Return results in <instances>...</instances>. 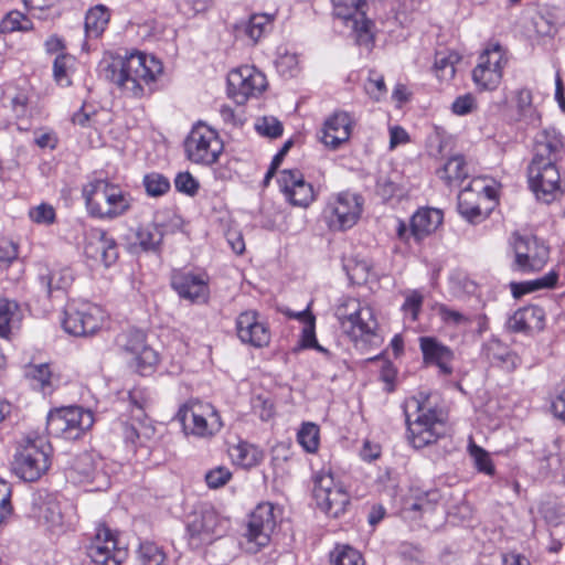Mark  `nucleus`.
I'll return each mask as SVG.
<instances>
[{
    "label": "nucleus",
    "instance_id": "1",
    "mask_svg": "<svg viewBox=\"0 0 565 565\" xmlns=\"http://www.w3.org/2000/svg\"><path fill=\"white\" fill-rule=\"evenodd\" d=\"M163 71L154 56L142 53H111L108 55V78L127 96L141 98L153 92L152 84Z\"/></svg>",
    "mask_w": 565,
    "mask_h": 565
},
{
    "label": "nucleus",
    "instance_id": "2",
    "mask_svg": "<svg viewBox=\"0 0 565 565\" xmlns=\"http://www.w3.org/2000/svg\"><path fill=\"white\" fill-rule=\"evenodd\" d=\"M52 448L42 437L25 438L12 461L13 472L22 480L33 482L47 472Z\"/></svg>",
    "mask_w": 565,
    "mask_h": 565
},
{
    "label": "nucleus",
    "instance_id": "3",
    "mask_svg": "<svg viewBox=\"0 0 565 565\" xmlns=\"http://www.w3.org/2000/svg\"><path fill=\"white\" fill-rule=\"evenodd\" d=\"M411 403L415 404L418 415L412 420L405 412L407 440L415 449H420L436 443L445 434V414L438 408H426L415 398Z\"/></svg>",
    "mask_w": 565,
    "mask_h": 565
},
{
    "label": "nucleus",
    "instance_id": "4",
    "mask_svg": "<svg viewBox=\"0 0 565 565\" xmlns=\"http://www.w3.org/2000/svg\"><path fill=\"white\" fill-rule=\"evenodd\" d=\"M335 315L344 333L355 343L370 342L375 335L377 321L373 309L362 306L358 299L347 298Z\"/></svg>",
    "mask_w": 565,
    "mask_h": 565
},
{
    "label": "nucleus",
    "instance_id": "5",
    "mask_svg": "<svg viewBox=\"0 0 565 565\" xmlns=\"http://www.w3.org/2000/svg\"><path fill=\"white\" fill-rule=\"evenodd\" d=\"M313 499L327 515L339 518L350 504V494L342 481L330 470H320L313 476Z\"/></svg>",
    "mask_w": 565,
    "mask_h": 565
},
{
    "label": "nucleus",
    "instance_id": "6",
    "mask_svg": "<svg viewBox=\"0 0 565 565\" xmlns=\"http://www.w3.org/2000/svg\"><path fill=\"white\" fill-rule=\"evenodd\" d=\"M185 435L211 437L221 430L223 423L215 407L205 402L190 401L177 414Z\"/></svg>",
    "mask_w": 565,
    "mask_h": 565
},
{
    "label": "nucleus",
    "instance_id": "7",
    "mask_svg": "<svg viewBox=\"0 0 565 565\" xmlns=\"http://www.w3.org/2000/svg\"><path fill=\"white\" fill-rule=\"evenodd\" d=\"M94 424L92 412L79 406H67L51 411L46 429L52 436L66 440L79 438Z\"/></svg>",
    "mask_w": 565,
    "mask_h": 565
},
{
    "label": "nucleus",
    "instance_id": "8",
    "mask_svg": "<svg viewBox=\"0 0 565 565\" xmlns=\"http://www.w3.org/2000/svg\"><path fill=\"white\" fill-rule=\"evenodd\" d=\"M186 158L196 164L211 166L223 152L224 145L217 131L199 122L184 141Z\"/></svg>",
    "mask_w": 565,
    "mask_h": 565
},
{
    "label": "nucleus",
    "instance_id": "9",
    "mask_svg": "<svg viewBox=\"0 0 565 565\" xmlns=\"http://www.w3.org/2000/svg\"><path fill=\"white\" fill-rule=\"evenodd\" d=\"M507 64L505 50L499 43L488 45L478 56V63L472 70L473 83L482 90L495 89L501 83Z\"/></svg>",
    "mask_w": 565,
    "mask_h": 565
},
{
    "label": "nucleus",
    "instance_id": "10",
    "mask_svg": "<svg viewBox=\"0 0 565 565\" xmlns=\"http://www.w3.org/2000/svg\"><path fill=\"white\" fill-rule=\"evenodd\" d=\"M363 198L344 191L330 198L324 207V217L332 231H347L353 227L361 217Z\"/></svg>",
    "mask_w": 565,
    "mask_h": 565
},
{
    "label": "nucleus",
    "instance_id": "11",
    "mask_svg": "<svg viewBox=\"0 0 565 565\" xmlns=\"http://www.w3.org/2000/svg\"><path fill=\"white\" fill-rule=\"evenodd\" d=\"M512 248L514 252V262L512 268L521 273H532L541 270L550 257L548 246L534 235H512Z\"/></svg>",
    "mask_w": 565,
    "mask_h": 565
},
{
    "label": "nucleus",
    "instance_id": "12",
    "mask_svg": "<svg viewBox=\"0 0 565 565\" xmlns=\"http://www.w3.org/2000/svg\"><path fill=\"white\" fill-rule=\"evenodd\" d=\"M115 345L132 356L135 370L142 376L150 375L159 362L158 353L146 343V334L138 329L119 333Z\"/></svg>",
    "mask_w": 565,
    "mask_h": 565
},
{
    "label": "nucleus",
    "instance_id": "13",
    "mask_svg": "<svg viewBox=\"0 0 565 565\" xmlns=\"http://www.w3.org/2000/svg\"><path fill=\"white\" fill-rule=\"evenodd\" d=\"M228 529V520L222 518L212 507L194 512L186 524V533L191 545L210 544L223 536Z\"/></svg>",
    "mask_w": 565,
    "mask_h": 565
},
{
    "label": "nucleus",
    "instance_id": "14",
    "mask_svg": "<svg viewBox=\"0 0 565 565\" xmlns=\"http://www.w3.org/2000/svg\"><path fill=\"white\" fill-rule=\"evenodd\" d=\"M527 180L536 199L544 203L553 202L562 193L559 171L556 164L550 161L531 160L527 167Z\"/></svg>",
    "mask_w": 565,
    "mask_h": 565
},
{
    "label": "nucleus",
    "instance_id": "15",
    "mask_svg": "<svg viewBox=\"0 0 565 565\" xmlns=\"http://www.w3.org/2000/svg\"><path fill=\"white\" fill-rule=\"evenodd\" d=\"M228 94L238 105L249 97H257L267 87L266 76L255 66L244 65L230 72L227 76Z\"/></svg>",
    "mask_w": 565,
    "mask_h": 565
},
{
    "label": "nucleus",
    "instance_id": "16",
    "mask_svg": "<svg viewBox=\"0 0 565 565\" xmlns=\"http://www.w3.org/2000/svg\"><path fill=\"white\" fill-rule=\"evenodd\" d=\"M130 405L131 424L122 425L124 438L127 443L136 445L142 437H150L152 427L147 425L146 408L149 403V396L143 390L135 388L128 392Z\"/></svg>",
    "mask_w": 565,
    "mask_h": 565
},
{
    "label": "nucleus",
    "instance_id": "17",
    "mask_svg": "<svg viewBox=\"0 0 565 565\" xmlns=\"http://www.w3.org/2000/svg\"><path fill=\"white\" fill-rule=\"evenodd\" d=\"M334 15L352 23L359 44L369 45L373 42L370 29L372 21L366 19L363 8L365 0H332Z\"/></svg>",
    "mask_w": 565,
    "mask_h": 565
},
{
    "label": "nucleus",
    "instance_id": "18",
    "mask_svg": "<svg viewBox=\"0 0 565 565\" xmlns=\"http://www.w3.org/2000/svg\"><path fill=\"white\" fill-rule=\"evenodd\" d=\"M279 189L285 199L294 206L308 207L316 199L311 183L297 169L282 170L278 177Z\"/></svg>",
    "mask_w": 565,
    "mask_h": 565
},
{
    "label": "nucleus",
    "instance_id": "19",
    "mask_svg": "<svg viewBox=\"0 0 565 565\" xmlns=\"http://www.w3.org/2000/svg\"><path fill=\"white\" fill-rule=\"evenodd\" d=\"M103 323V311L96 306H84L82 309L68 307L62 321L64 330L75 337L95 333Z\"/></svg>",
    "mask_w": 565,
    "mask_h": 565
},
{
    "label": "nucleus",
    "instance_id": "20",
    "mask_svg": "<svg viewBox=\"0 0 565 565\" xmlns=\"http://www.w3.org/2000/svg\"><path fill=\"white\" fill-rule=\"evenodd\" d=\"M276 525L273 504L265 502L258 504L249 515L246 537L257 547L266 546L269 543L270 534Z\"/></svg>",
    "mask_w": 565,
    "mask_h": 565
},
{
    "label": "nucleus",
    "instance_id": "21",
    "mask_svg": "<svg viewBox=\"0 0 565 565\" xmlns=\"http://www.w3.org/2000/svg\"><path fill=\"white\" fill-rule=\"evenodd\" d=\"M171 286L181 298L191 301L206 302L209 298V281L204 274L174 270L171 276Z\"/></svg>",
    "mask_w": 565,
    "mask_h": 565
},
{
    "label": "nucleus",
    "instance_id": "22",
    "mask_svg": "<svg viewBox=\"0 0 565 565\" xmlns=\"http://www.w3.org/2000/svg\"><path fill=\"white\" fill-rule=\"evenodd\" d=\"M236 332L243 343L255 348L266 347L270 341V331L267 324L259 321L258 313L254 310L239 313L236 319Z\"/></svg>",
    "mask_w": 565,
    "mask_h": 565
},
{
    "label": "nucleus",
    "instance_id": "23",
    "mask_svg": "<svg viewBox=\"0 0 565 565\" xmlns=\"http://www.w3.org/2000/svg\"><path fill=\"white\" fill-rule=\"evenodd\" d=\"M353 119L347 111H335L323 122L319 140L329 149L335 150L351 136Z\"/></svg>",
    "mask_w": 565,
    "mask_h": 565
},
{
    "label": "nucleus",
    "instance_id": "24",
    "mask_svg": "<svg viewBox=\"0 0 565 565\" xmlns=\"http://www.w3.org/2000/svg\"><path fill=\"white\" fill-rule=\"evenodd\" d=\"M565 154V142L562 134L555 128H545L536 134L533 147L534 161L556 164Z\"/></svg>",
    "mask_w": 565,
    "mask_h": 565
},
{
    "label": "nucleus",
    "instance_id": "25",
    "mask_svg": "<svg viewBox=\"0 0 565 565\" xmlns=\"http://www.w3.org/2000/svg\"><path fill=\"white\" fill-rule=\"evenodd\" d=\"M419 347L426 365H436L440 375L447 376L452 373L451 362L455 355L450 348L431 337H422Z\"/></svg>",
    "mask_w": 565,
    "mask_h": 565
},
{
    "label": "nucleus",
    "instance_id": "26",
    "mask_svg": "<svg viewBox=\"0 0 565 565\" xmlns=\"http://www.w3.org/2000/svg\"><path fill=\"white\" fill-rule=\"evenodd\" d=\"M38 522L52 533L65 531L64 516L60 503L53 498H46L35 503L33 509Z\"/></svg>",
    "mask_w": 565,
    "mask_h": 565
},
{
    "label": "nucleus",
    "instance_id": "27",
    "mask_svg": "<svg viewBox=\"0 0 565 565\" xmlns=\"http://www.w3.org/2000/svg\"><path fill=\"white\" fill-rule=\"evenodd\" d=\"M473 184L477 185L478 181L468 184L458 194V211L461 216L470 223H479L484 218L479 205V200L481 199L480 192L486 191L487 195L490 196L492 190L488 186H481V189L477 191L472 188Z\"/></svg>",
    "mask_w": 565,
    "mask_h": 565
},
{
    "label": "nucleus",
    "instance_id": "28",
    "mask_svg": "<svg viewBox=\"0 0 565 565\" xmlns=\"http://www.w3.org/2000/svg\"><path fill=\"white\" fill-rule=\"evenodd\" d=\"M443 218V212L438 209H419L411 218V235L417 242L424 239L441 225Z\"/></svg>",
    "mask_w": 565,
    "mask_h": 565
},
{
    "label": "nucleus",
    "instance_id": "29",
    "mask_svg": "<svg viewBox=\"0 0 565 565\" xmlns=\"http://www.w3.org/2000/svg\"><path fill=\"white\" fill-rule=\"evenodd\" d=\"M482 354L491 364L503 366L507 370H514L519 363L518 355L497 339H491L483 344Z\"/></svg>",
    "mask_w": 565,
    "mask_h": 565
},
{
    "label": "nucleus",
    "instance_id": "30",
    "mask_svg": "<svg viewBox=\"0 0 565 565\" xmlns=\"http://www.w3.org/2000/svg\"><path fill=\"white\" fill-rule=\"evenodd\" d=\"M232 461L244 469H252L264 460V451L247 441H239L228 450Z\"/></svg>",
    "mask_w": 565,
    "mask_h": 565
},
{
    "label": "nucleus",
    "instance_id": "31",
    "mask_svg": "<svg viewBox=\"0 0 565 565\" xmlns=\"http://www.w3.org/2000/svg\"><path fill=\"white\" fill-rule=\"evenodd\" d=\"M106 30V8L103 4H97L89 9L85 17V44L86 50H89L92 41H102L103 34Z\"/></svg>",
    "mask_w": 565,
    "mask_h": 565
},
{
    "label": "nucleus",
    "instance_id": "32",
    "mask_svg": "<svg viewBox=\"0 0 565 565\" xmlns=\"http://www.w3.org/2000/svg\"><path fill=\"white\" fill-rule=\"evenodd\" d=\"M162 226L156 223H149L139 226L136 231L137 245L142 252L159 254L163 242Z\"/></svg>",
    "mask_w": 565,
    "mask_h": 565
},
{
    "label": "nucleus",
    "instance_id": "33",
    "mask_svg": "<svg viewBox=\"0 0 565 565\" xmlns=\"http://www.w3.org/2000/svg\"><path fill=\"white\" fill-rule=\"evenodd\" d=\"M83 196L89 215L96 218H103L104 213L99 199L106 198V181L103 179L89 181L83 188Z\"/></svg>",
    "mask_w": 565,
    "mask_h": 565
},
{
    "label": "nucleus",
    "instance_id": "34",
    "mask_svg": "<svg viewBox=\"0 0 565 565\" xmlns=\"http://www.w3.org/2000/svg\"><path fill=\"white\" fill-rule=\"evenodd\" d=\"M437 174L447 185L460 184L468 178V167L465 158L460 154L449 158Z\"/></svg>",
    "mask_w": 565,
    "mask_h": 565
},
{
    "label": "nucleus",
    "instance_id": "35",
    "mask_svg": "<svg viewBox=\"0 0 565 565\" xmlns=\"http://www.w3.org/2000/svg\"><path fill=\"white\" fill-rule=\"evenodd\" d=\"M271 26L273 18L270 15L256 13L250 15L241 26H237V30L248 36L253 43H257L264 35L270 32Z\"/></svg>",
    "mask_w": 565,
    "mask_h": 565
},
{
    "label": "nucleus",
    "instance_id": "36",
    "mask_svg": "<svg viewBox=\"0 0 565 565\" xmlns=\"http://www.w3.org/2000/svg\"><path fill=\"white\" fill-rule=\"evenodd\" d=\"M558 275L555 271H550L546 275L527 281L511 282V291L514 298H521L525 294L533 292L541 289H548L556 286Z\"/></svg>",
    "mask_w": 565,
    "mask_h": 565
},
{
    "label": "nucleus",
    "instance_id": "37",
    "mask_svg": "<svg viewBox=\"0 0 565 565\" xmlns=\"http://www.w3.org/2000/svg\"><path fill=\"white\" fill-rule=\"evenodd\" d=\"M20 307L17 301L0 299V338L9 339L14 323L19 320Z\"/></svg>",
    "mask_w": 565,
    "mask_h": 565
},
{
    "label": "nucleus",
    "instance_id": "38",
    "mask_svg": "<svg viewBox=\"0 0 565 565\" xmlns=\"http://www.w3.org/2000/svg\"><path fill=\"white\" fill-rule=\"evenodd\" d=\"M75 58L68 53L57 54L53 62V77L57 85L67 87L72 83Z\"/></svg>",
    "mask_w": 565,
    "mask_h": 565
},
{
    "label": "nucleus",
    "instance_id": "39",
    "mask_svg": "<svg viewBox=\"0 0 565 565\" xmlns=\"http://www.w3.org/2000/svg\"><path fill=\"white\" fill-rule=\"evenodd\" d=\"M88 557L96 564L106 565V524L100 522L87 547Z\"/></svg>",
    "mask_w": 565,
    "mask_h": 565
},
{
    "label": "nucleus",
    "instance_id": "40",
    "mask_svg": "<svg viewBox=\"0 0 565 565\" xmlns=\"http://www.w3.org/2000/svg\"><path fill=\"white\" fill-rule=\"evenodd\" d=\"M459 56L452 52L440 51L435 54L434 72L441 82H449L456 74L455 64Z\"/></svg>",
    "mask_w": 565,
    "mask_h": 565
},
{
    "label": "nucleus",
    "instance_id": "41",
    "mask_svg": "<svg viewBox=\"0 0 565 565\" xmlns=\"http://www.w3.org/2000/svg\"><path fill=\"white\" fill-rule=\"evenodd\" d=\"M129 555L128 541L120 532H113L108 529V561L114 565H121Z\"/></svg>",
    "mask_w": 565,
    "mask_h": 565
},
{
    "label": "nucleus",
    "instance_id": "42",
    "mask_svg": "<svg viewBox=\"0 0 565 565\" xmlns=\"http://www.w3.org/2000/svg\"><path fill=\"white\" fill-rule=\"evenodd\" d=\"M129 193L108 184V218L125 214L131 206Z\"/></svg>",
    "mask_w": 565,
    "mask_h": 565
},
{
    "label": "nucleus",
    "instance_id": "43",
    "mask_svg": "<svg viewBox=\"0 0 565 565\" xmlns=\"http://www.w3.org/2000/svg\"><path fill=\"white\" fill-rule=\"evenodd\" d=\"M0 30L3 33L28 32L33 30V23L29 17L20 11H10L0 22Z\"/></svg>",
    "mask_w": 565,
    "mask_h": 565
},
{
    "label": "nucleus",
    "instance_id": "44",
    "mask_svg": "<svg viewBox=\"0 0 565 565\" xmlns=\"http://www.w3.org/2000/svg\"><path fill=\"white\" fill-rule=\"evenodd\" d=\"M331 565H365L359 551L348 545H338L330 553Z\"/></svg>",
    "mask_w": 565,
    "mask_h": 565
},
{
    "label": "nucleus",
    "instance_id": "45",
    "mask_svg": "<svg viewBox=\"0 0 565 565\" xmlns=\"http://www.w3.org/2000/svg\"><path fill=\"white\" fill-rule=\"evenodd\" d=\"M435 309L441 321L447 326L455 328H466L469 327L472 322L471 317L466 316L445 303L436 305Z\"/></svg>",
    "mask_w": 565,
    "mask_h": 565
},
{
    "label": "nucleus",
    "instance_id": "46",
    "mask_svg": "<svg viewBox=\"0 0 565 565\" xmlns=\"http://www.w3.org/2000/svg\"><path fill=\"white\" fill-rule=\"evenodd\" d=\"M403 295L405 300L401 310L405 318L414 322L418 319L419 312L422 311L424 296L418 290H407Z\"/></svg>",
    "mask_w": 565,
    "mask_h": 565
},
{
    "label": "nucleus",
    "instance_id": "47",
    "mask_svg": "<svg viewBox=\"0 0 565 565\" xmlns=\"http://www.w3.org/2000/svg\"><path fill=\"white\" fill-rule=\"evenodd\" d=\"M297 440L307 452H315L319 447V427L313 423H305L297 434Z\"/></svg>",
    "mask_w": 565,
    "mask_h": 565
},
{
    "label": "nucleus",
    "instance_id": "48",
    "mask_svg": "<svg viewBox=\"0 0 565 565\" xmlns=\"http://www.w3.org/2000/svg\"><path fill=\"white\" fill-rule=\"evenodd\" d=\"M138 557L142 565H162L166 561V553L152 542H143L138 550Z\"/></svg>",
    "mask_w": 565,
    "mask_h": 565
},
{
    "label": "nucleus",
    "instance_id": "49",
    "mask_svg": "<svg viewBox=\"0 0 565 565\" xmlns=\"http://www.w3.org/2000/svg\"><path fill=\"white\" fill-rule=\"evenodd\" d=\"M364 90L373 100H382L387 94L383 75L376 71H370L369 77L364 83Z\"/></svg>",
    "mask_w": 565,
    "mask_h": 565
},
{
    "label": "nucleus",
    "instance_id": "50",
    "mask_svg": "<svg viewBox=\"0 0 565 565\" xmlns=\"http://www.w3.org/2000/svg\"><path fill=\"white\" fill-rule=\"evenodd\" d=\"M256 131L265 137L278 138L282 135V124L274 116H264L255 122Z\"/></svg>",
    "mask_w": 565,
    "mask_h": 565
},
{
    "label": "nucleus",
    "instance_id": "51",
    "mask_svg": "<svg viewBox=\"0 0 565 565\" xmlns=\"http://www.w3.org/2000/svg\"><path fill=\"white\" fill-rule=\"evenodd\" d=\"M469 454L472 457L475 467L478 471L489 476L494 473V466L490 455L483 448L472 444L469 446Z\"/></svg>",
    "mask_w": 565,
    "mask_h": 565
},
{
    "label": "nucleus",
    "instance_id": "52",
    "mask_svg": "<svg viewBox=\"0 0 565 565\" xmlns=\"http://www.w3.org/2000/svg\"><path fill=\"white\" fill-rule=\"evenodd\" d=\"M29 217L35 224L51 225L56 220L55 209L47 203H41L29 211Z\"/></svg>",
    "mask_w": 565,
    "mask_h": 565
},
{
    "label": "nucleus",
    "instance_id": "53",
    "mask_svg": "<svg viewBox=\"0 0 565 565\" xmlns=\"http://www.w3.org/2000/svg\"><path fill=\"white\" fill-rule=\"evenodd\" d=\"M143 184L147 193L151 196H160L170 189L169 180L160 173L147 174Z\"/></svg>",
    "mask_w": 565,
    "mask_h": 565
},
{
    "label": "nucleus",
    "instance_id": "54",
    "mask_svg": "<svg viewBox=\"0 0 565 565\" xmlns=\"http://www.w3.org/2000/svg\"><path fill=\"white\" fill-rule=\"evenodd\" d=\"M30 376L38 383L39 388L47 394L52 390V373L47 364L31 367Z\"/></svg>",
    "mask_w": 565,
    "mask_h": 565
},
{
    "label": "nucleus",
    "instance_id": "55",
    "mask_svg": "<svg viewBox=\"0 0 565 565\" xmlns=\"http://www.w3.org/2000/svg\"><path fill=\"white\" fill-rule=\"evenodd\" d=\"M232 479V472L224 466H217L205 473V482L210 489L224 487Z\"/></svg>",
    "mask_w": 565,
    "mask_h": 565
},
{
    "label": "nucleus",
    "instance_id": "56",
    "mask_svg": "<svg viewBox=\"0 0 565 565\" xmlns=\"http://www.w3.org/2000/svg\"><path fill=\"white\" fill-rule=\"evenodd\" d=\"M11 486L4 480H0V524L8 521L12 515L13 507L11 504Z\"/></svg>",
    "mask_w": 565,
    "mask_h": 565
},
{
    "label": "nucleus",
    "instance_id": "57",
    "mask_svg": "<svg viewBox=\"0 0 565 565\" xmlns=\"http://www.w3.org/2000/svg\"><path fill=\"white\" fill-rule=\"evenodd\" d=\"M175 189L190 196H194L199 191L198 180L188 171L180 172L174 179Z\"/></svg>",
    "mask_w": 565,
    "mask_h": 565
},
{
    "label": "nucleus",
    "instance_id": "58",
    "mask_svg": "<svg viewBox=\"0 0 565 565\" xmlns=\"http://www.w3.org/2000/svg\"><path fill=\"white\" fill-rule=\"evenodd\" d=\"M477 109L476 97L468 93L458 96L451 104V111L457 116H466Z\"/></svg>",
    "mask_w": 565,
    "mask_h": 565
},
{
    "label": "nucleus",
    "instance_id": "59",
    "mask_svg": "<svg viewBox=\"0 0 565 565\" xmlns=\"http://www.w3.org/2000/svg\"><path fill=\"white\" fill-rule=\"evenodd\" d=\"M40 279L47 295H51L53 290L65 288L70 282L68 276L55 271L42 275Z\"/></svg>",
    "mask_w": 565,
    "mask_h": 565
},
{
    "label": "nucleus",
    "instance_id": "60",
    "mask_svg": "<svg viewBox=\"0 0 565 565\" xmlns=\"http://www.w3.org/2000/svg\"><path fill=\"white\" fill-rule=\"evenodd\" d=\"M10 108L15 119H24L29 115V98L25 93H18L10 99Z\"/></svg>",
    "mask_w": 565,
    "mask_h": 565
},
{
    "label": "nucleus",
    "instance_id": "61",
    "mask_svg": "<svg viewBox=\"0 0 565 565\" xmlns=\"http://www.w3.org/2000/svg\"><path fill=\"white\" fill-rule=\"evenodd\" d=\"M532 93L526 88L519 89L515 93L516 108L521 116H533L534 109L532 107Z\"/></svg>",
    "mask_w": 565,
    "mask_h": 565
},
{
    "label": "nucleus",
    "instance_id": "62",
    "mask_svg": "<svg viewBox=\"0 0 565 565\" xmlns=\"http://www.w3.org/2000/svg\"><path fill=\"white\" fill-rule=\"evenodd\" d=\"M34 142L41 148L55 149L58 143L57 135L51 129H40L34 132Z\"/></svg>",
    "mask_w": 565,
    "mask_h": 565
},
{
    "label": "nucleus",
    "instance_id": "63",
    "mask_svg": "<svg viewBox=\"0 0 565 565\" xmlns=\"http://www.w3.org/2000/svg\"><path fill=\"white\" fill-rule=\"evenodd\" d=\"M398 190V185L391 178L381 175L376 181V193L384 201L390 200L395 195Z\"/></svg>",
    "mask_w": 565,
    "mask_h": 565
},
{
    "label": "nucleus",
    "instance_id": "64",
    "mask_svg": "<svg viewBox=\"0 0 565 565\" xmlns=\"http://www.w3.org/2000/svg\"><path fill=\"white\" fill-rule=\"evenodd\" d=\"M18 258V247L13 242H0V268H7Z\"/></svg>",
    "mask_w": 565,
    "mask_h": 565
}]
</instances>
